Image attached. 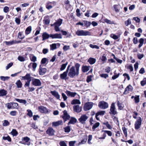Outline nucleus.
Masks as SVG:
<instances>
[{"mask_svg":"<svg viewBox=\"0 0 146 146\" xmlns=\"http://www.w3.org/2000/svg\"><path fill=\"white\" fill-rule=\"evenodd\" d=\"M80 65L78 63L75 64V67L72 66L69 70L68 76L71 78H73L75 76H78L79 74Z\"/></svg>","mask_w":146,"mask_h":146,"instance_id":"obj_1","label":"nucleus"},{"mask_svg":"<svg viewBox=\"0 0 146 146\" xmlns=\"http://www.w3.org/2000/svg\"><path fill=\"white\" fill-rule=\"evenodd\" d=\"M76 34L78 36H86L91 35V33L89 31L83 30H78L76 32Z\"/></svg>","mask_w":146,"mask_h":146,"instance_id":"obj_2","label":"nucleus"},{"mask_svg":"<svg viewBox=\"0 0 146 146\" xmlns=\"http://www.w3.org/2000/svg\"><path fill=\"white\" fill-rule=\"evenodd\" d=\"M62 22V19H59L54 23V25H55L54 30L58 32L60 31V29L59 27L61 25Z\"/></svg>","mask_w":146,"mask_h":146,"instance_id":"obj_3","label":"nucleus"},{"mask_svg":"<svg viewBox=\"0 0 146 146\" xmlns=\"http://www.w3.org/2000/svg\"><path fill=\"white\" fill-rule=\"evenodd\" d=\"M142 119L140 117H138L135 123V128L136 129H139L141 125Z\"/></svg>","mask_w":146,"mask_h":146,"instance_id":"obj_4","label":"nucleus"},{"mask_svg":"<svg viewBox=\"0 0 146 146\" xmlns=\"http://www.w3.org/2000/svg\"><path fill=\"white\" fill-rule=\"evenodd\" d=\"M98 106L101 109H105L108 107V104L106 102L103 101L100 102L98 104Z\"/></svg>","mask_w":146,"mask_h":146,"instance_id":"obj_5","label":"nucleus"},{"mask_svg":"<svg viewBox=\"0 0 146 146\" xmlns=\"http://www.w3.org/2000/svg\"><path fill=\"white\" fill-rule=\"evenodd\" d=\"M32 84L35 86H39L42 85V83L40 80L38 79L33 78L32 82Z\"/></svg>","mask_w":146,"mask_h":146,"instance_id":"obj_6","label":"nucleus"},{"mask_svg":"<svg viewBox=\"0 0 146 146\" xmlns=\"http://www.w3.org/2000/svg\"><path fill=\"white\" fill-rule=\"evenodd\" d=\"M115 104L114 103H113L111 106L110 110V113L113 115L117 114V111L115 110Z\"/></svg>","mask_w":146,"mask_h":146,"instance_id":"obj_7","label":"nucleus"},{"mask_svg":"<svg viewBox=\"0 0 146 146\" xmlns=\"http://www.w3.org/2000/svg\"><path fill=\"white\" fill-rule=\"evenodd\" d=\"M22 79L24 80H27L28 82H31L33 78L31 76V74L29 73H27L25 76L22 77Z\"/></svg>","mask_w":146,"mask_h":146,"instance_id":"obj_8","label":"nucleus"},{"mask_svg":"<svg viewBox=\"0 0 146 146\" xmlns=\"http://www.w3.org/2000/svg\"><path fill=\"white\" fill-rule=\"evenodd\" d=\"M50 38L52 39H61L62 37L61 34L56 33L50 34Z\"/></svg>","mask_w":146,"mask_h":146,"instance_id":"obj_9","label":"nucleus"},{"mask_svg":"<svg viewBox=\"0 0 146 146\" xmlns=\"http://www.w3.org/2000/svg\"><path fill=\"white\" fill-rule=\"evenodd\" d=\"M91 108V102H88L86 103L84 106V110L85 111H87Z\"/></svg>","mask_w":146,"mask_h":146,"instance_id":"obj_10","label":"nucleus"},{"mask_svg":"<svg viewBox=\"0 0 146 146\" xmlns=\"http://www.w3.org/2000/svg\"><path fill=\"white\" fill-rule=\"evenodd\" d=\"M88 119V117L85 115H83L79 119V120L80 122L83 123L84 122L86 121V120Z\"/></svg>","mask_w":146,"mask_h":146,"instance_id":"obj_11","label":"nucleus"},{"mask_svg":"<svg viewBox=\"0 0 146 146\" xmlns=\"http://www.w3.org/2000/svg\"><path fill=\"white\" fill-rule=\"evenodd\" d=\"M62 118L65 121L69 119L70 118L69 115L68 114L67 111L65 110L63 111V115Z\"/></svg>","mask_w":146,"mask_h":146,"instance_id":"obj_12","label":"nucleus"},{"mask_svg":"<svg viewBox=\"0 0 146 146\" xmlns=\"http://www.w3.org/2000/svg\"><path fill=\"white\" fill-rule=\"evenodd\" d=\"M39 111L42 113H46L48 112L47 108L43 106H41L38 107Z\"/></svg>","mask_w":146,"mask_h":146,"instance_id":"obj_13","label":"nucleus"},{"mask_svg":"<svg viewBox=\"0 0 146 146\" xmlns=\"http://www.w3.org/2000/svg\"><path fill=\"white\" fill-rule=\"evenodd\" d=\"M73 108L74 111L77 113H79L82 110L81 107L78 105L74 106Z\"/></svg>","mask_w":146,"mask_h":146,"instance_id":"obj_14","label":"nucleus"},{"mask_svg":"<svg viewBox=\"0 0 146 146\" xmlns=\"http://www.w3.org/2000/svg\"><path fill=\"white\" fill-rule=\"evenodd\" d=\"M65 92L68 96L71 97H74L77 94L76 92H71L69 91H67Z\"/></svg>","mask_w":146,"mask_h":146,"instance_id":"obj_15","label":"nucleus"},{"mask_svg":"<svg viewBox=\"0 0 146 146\" xmlns=\"http://www.w3.org/2000/svg\"><path fill=\"white\" fill-rule=\"evenodd\" d=\"M46 132L47 134L49 135L52 136L54 134V131L52 128L50 127L47 130Z\"/></svg>","mask_w":146,"mask_h":146,"instance_id":"obj_16","label":"nucleus"},{"mask_svg":"<svg viewBox=\"0 0 146 146\" xmlns=\"http://www.w3.org/2000/svg\"><path fill=\"white\" fill-rule=\"evenodd\" d=\"M46 69L45 68H42L40 66V67L39 74L40 75H43L46 72Z\"/></svg>","mask_w":146,"mask_h":146,"instance_id":"obj_17","label":"nucleus"},{"mask_svg":"<svg viewBox=\"0 0 146 146\" xmlns=\"http://www.w3.org/2000/svg\"><path fill=\"white\" fill-rule=\"evenodd\" d=\"M50 93L52 94L57 99H59L60 98V96L58 93L55 91H51Z\"/></svg>","mask_w":146,"mask_h":146,"instance_id":"obj_18","label":"nucleus"},{"mask_svg":"<svg viewBox=\"0 0 146 146\" xmlns=\"http://www.w3.org/2000/svg\"><path fill=\"white\" fill-rule=\"evenodd\" d=\"M68 72L66 71L60 75V78L62 79H66Z\"/></svg>","mask_w":146,"mask_h":146,"instance_id":"obj_19","label":"nucleus"},{"mask_svg":"<svg viewBox=\"0 0 146 146\" xmlns=\"http://www.w3.org/2000/svg\"><path fill=\"white\" fill-rule=\"evenodd\" d=\"M90 68V66H83L82 67V71L84 72H86L89 70Z\"/></svg>","mask_w":146,"mask_h":146,"instance_id":"obj_20","label":"nucleus"},{"mask_svg":"<svg viewBox=\"0 0 146 146\" xmlns=\"http://www.w3.org/2000/svg\"><path fill=\"white\" fill-rule=\"evenodd\" d=\"M43 38L42 40L48 39L49 37H50V35H49L46 32L44 33L42 35Z\"/></svg>","mask_w":146,"mask_h":146,"instance_id":"obj_21","label":"nucleus"},{"mask_svg":"<svg viewBox=\"0 0 146 146\" xmlns=\"http://www.w3.org/2000/svg\"><path fill=\"white\" fill-rule=\"evenodd\" d=\"M7 94V91L4 89L0 90V96H6Z\"/></svg>","mask_w":146,"mask_h":146,"instance_id":"obj_22","label":"nucleus"},{"mask_svg":"<svg viewBox=\"0 0 146 146\" xmlns=\"http://www.w3.org/2000/svg\"><path fill=\"white\" fill-rule=\"evenodd\" d=\"M23 140L24 141H25L26 142L23 143H22L23 144L25 145H30V142L27 143L30 140V139L28 137H24L23 138Z\"/></svg>","mask_w":146,"mask_h":146,"instance_id":"obj_23","label":"nucleus"},{"mask_svg":"<svg viewBox=\"0 0 146 146\" xmlns=\"http://www.w3.org/2000/svg\"><path fill=\"white\" fill-rule=\"evenodd\" d=\"M72 104H80L81 102L78 99L73 100L71 102Z\"/></svg>","mask_w":146,"mask_h":146,"instance_id":"obj_24","label":"nucleus"},{"mask_svg":"<svg viewBox=\"0 0 146 146\" xmlns=\"http://www.w3.org/2000/svg\"><path fill=\"white\" fill-rule=\"evenodd\" d=\"M3 139L4 140H7L8 141L11 142V139L9 136L8 135H5L3 137Z\"/></svg>","mask_w":146,"mask_h":146,"instance_id":"obj_25","label":"nucleus"},{"mask_svg":"<svg viewBox=\"0 0 146 146\" xmlns=\"http://www.w3.org/2000/svg\"><path fill=\"white\" fill-rule=\"evenodd\" d=\"M32 30V28L31 26H29L26 29L25 31V34L27 35L29 34L31 32Z\"/></svg>","mask_w":146,"mask_h":146,"instance_id":"obj_26","label":"nucleus"},{"mask_svg":"<svg viewBox=\"0 0 146 146\" xmlns=\"http://www.w3.org/2000/svg\"><path fill=\"white\" fill-rule=\"evenodd\" d=\"M16 100L17 102L21 103L23 104H25L27 103V102L26 100H25L23 99H19L16 98Z\"/></svg>","mask_w":146,"mask_h":146,"instance_id":"obj_27","label":"nucleus"},{"mask_svg":"<svg viewBox=\"0 0 146 146\" xmlns=\"http://www.w3.org/2000/svg\"><path fill=\"white\" fill-rule=\"evenodd\" d=\"M15 84L17 85V88H21L22 86V83L20 80H17Z\"/></svg>","mask_w":146,"mask_h":146,"instance_id":"obj_28","label":"nucleus"},{"mask_svg":"<svg viewBox=\"0 0 146 146\" xmlns=\"http://www.w3.org/2000/svg\"><path fill=\"white\" fill-rule=\"evenodd\" d=\"M76 119L74 118H72L71 119L69 122L68 123V125H69L70 124H73L76 123Z\"/></svg>","mask_w":146,"mask_h":146,"instance_id":"obj_29","label":"nucleus"},{"mask_svg":"<svg viewBox=\"0 0 146 146\" xmlns=\"http://www.w3.org/2000/svg\"><path fill=\"white\" fill-rule=\"evenodd\" d=\"M16 41H14L13 40L11 41H5V43L7 45H12L14 43H17Z\"/></svg>","mask_w":146,"mask_h":146,"instance_id":"obj_30","label":"nucleus"},{"mask_svg":"<svg viewBox=\"0 0 146 146\" xmlns=\"http://www.w3.org/2000/svg\"><path fill=\"white\" fill-rule=\"evenodd\" d=\"M50 50H53L57 48L56 44L53 43L50 45Z\"/></svg>","mask_w":146,"mask_h":146,"instance_id":"obj_31","label":"nucleus"},{"mask_svg":"<svg viewBox=\"0 0 146 146\" xmlns=\"http://www.w3.org/2000/svg\"><path fill=\"white\" fill-rule=\"evenodd\" d=\"M110 36L115 40L117 39L120 37V35L118 36L117 35L114 34H111L110 35Z\"/></svg>","mask_w":146,"mask_h":146,"instance_id":"obj_32","label":"nucleus"},{"mask_svg":"<svg viewBox=\"0 0 146 146\" xmlns=\"http://www.w3.org/2000/svg\"><path fill=\"white\" fill-rule=\"evenodd\" d=\"M62 121H59L57 122H53L52 124L55 126H57L62 124Z\"/></svg>","mask_w":146,"mask_h":146,"instance_id":"obj_33","label":"nucleus"},{"mask_svg":"<svg viewBox=\"0 0 146 146\" xmlns=\"http://www.w3.org/2000/svg\"><path fill=\"white\" fill-rule=\"evenodd\" d=\"M134 100L135 103H138L139 101V96L136 95L134 97Z\"/></svg>","mask_w":146,"mask_h":146,"instance_id":"obj_34","label":"nucleus"},{"mask_svg":"<svg viewBox=\"0 0 146 146\" xmlns=\"http://www.w3.org/2000/svg\"><path fill=\"white\" fill-rule=\"evenodd\" d=\"M122 129L125 137H127V131L126 128L125 127H122Z\"/></svg>","mask_w":146,"mask_h":146,"instance_id":"obj_35","label":"nucleus"},{"mask_svg":"<svg viewBox=\"0 0 146 146\" xmlns=\"http://www.w3.org/2000/svg\"><path fill=\"white\" fill-rule=\"evenodd\" d=\"M102 132H105V133L107 134L108 135L110 136H111L112 135L111 132L110 131L102 130Z\"/></svg>","mask_w":146,"mask_h":146,"instance_id":"obj_36","label":"nucleus"},{"mask_svg":"<svg viewBox=\"0 0 146 146\" xmlns=\"http://www.w3.org/2000/svg\"><path fill=\"white\" fill-rule=\"evenodd\" d=\"M100 123L99 122H97L93 126L92 129L93 130H94L96 128L98 127L100 125Z\"/></svg>","mask_w":146,"mask_h":146,"instance_id":"obj_37","label":"nucleus"},{"mask_svg":"<svg viewBox=\"0 0 146 146\" xmlns=\"http://www.w3.org/2000/svg\"><path fill=\"white\" fill-rule=\"evenodd\" d=\"M68 64V62H67L65 64H62L61 66V67L60 68V70L61 71H62L64 70L66 68V66Z\"/></svg>","mask_w":146,"mask_h":146,"instance_id":"obj_38","label":"nucleus"},{"mask_svg":"<svg viewBox=\"0 0 146 146\" xmlns=\"http://www.w3.org/2000/svg\"><path fill=\"white\" fill-rule=\"evenodd\" d=\"M11 133L13 136H16L18 134V133L15 129H13Z\"/></svg>","mask_w":146,"mask_h":146,"instance_id":"obj_39","label":"nucleus"},{"mask_svg":"<svg viewBox=\"0 0 146 146\" xmlns=\"http://www.w3.org/2000/svg\"><path fill=\"white\" fill-rule=\"evenodd\" d=\"M105 113V111H98L96 113L98 115H103Z\"/></svg>","mask_w":146,"mask_h":146,"instance_id":"obj_40","label":"nucleus"},{"mask_svg":"<svg viewBox=\"0 0 146 146\" xmlns=\"http://www.w3.org/2000/svg\"><path fill=\"white\" fill-rule=\"evenodd\" d=\"M18 60L21 62H24L25 60V58L22 56H19L17 58Z\"/></svg>","mask_w":146,"mask_h":146,"instance_id":"obj_41","label":"nucleus"},{"mask_svg":"<svg viewBox=\"0 0 146 146\" xmlns=\"http://www.w3.org/2000/svg\"><path fill=\"white\" fill-rule=\"evenodd\" d=\"M10 78V77L8 76H1L0 77V78L1 80L3 81H5L6 80H8L9 78Z\"/></svg>","mask_w":146,"mask_h":146,"instance_id":"obj_42","label":"nucleus"},{"mask_svg":"<svg viewBox=\"0 0 146 146\" xmlns=\"http://www.w3.org/2000/svg\"><path fill=\"white\" fill-rule=\"evenodd\" d=\"M103 124L105 125L109 129H111L112 128V127L109 123L108 121H107L105 123H104Z\"/></svg>","mask_w":146,"mask_h":146,"instance_id":"obj_43","label":"nucleus"},{"mask_svg":"<svg viewBox=\"0 0 146 146\" xmlns=\"http://www.w3.org/2000/svg\"><path fill=\"white\" fill-rule=\"evenodd\" d=\"M141 84L142 86H144L146 84V78H143V80L141 82Z\"/></svg>","mask_w":146,"mask_h":146,"instance_id":"obj_44","label":"nucleus"},{"mask_svg":"<svg viewBox=\"0 0 146 146\" xmlns=\"http://www.w3.org/2000/svg\"><path fill=\"white\" fill-rule=\"evenodd\" d=\"M125 23L126 26H127L131 24V22L129 19H128L127 21L125 22Z\"/></svg>","mask_w":146,"mask_h":146,"instance_id":"obj_45","label":"nucleus"},{"mask_svg":"<svg viewBox=\"0 0 146 146\" xmlns=\"http://www.w3.org/2000/svg\"><path fill=\"white\" fill-rule=\"evenodd\" d=\"M87 136H85V137L84 139H83L81 141V142H80L79 143L80 144H84L85 143L87 140Z\"/></svg>","mask_w":146,"mask_h":146,"instance_id":"obj_46","label":"nucleus"},{"mask_svg":"<svg viewBox=\"0 0 146 146\" xmlns=\"http://www.w3.org/2000/svg\"><path fill=\"white\" fill-rule=\"evenodd\" d=\"M7 107L9 109H13V103L11 102L8 104Z\"/></svg>","mask_w":146,"mask_h":146,"instance_id":"obj_47","label":"nucleus"},{"mask_svg":"<svg viewBox=\"0 0 146 146\" xmlns=\"http://www.w3.org/2000/svg\"><path fill=\"white\" fill-rule=\"evenodd\" d=\"M52 3V2H49L48 3H47V4L46 5V8L48 9H51L52 7L51 5H50L49 4Z\"/></svg>","mask_w":146,"mask_h":146,"instance_id":"obj_48","label":"nucleus"},{"mask_svg":"<svg viewBox=\"0 0 146 146\" xmlns=\"http://www.w3.org/2000/svg\"><path fill=\"white\" fill-rule=\"evenodd\" d=\"M65 131L66 132L68 133L70 131V128L69 126H68L64 128Z\"/></svg>","mask_w":146,"mask_h":146,"instance_id":"obj_49","label":"nucleus"},{"mask_svg":"<svg viewBox=\"0 0 146 146\" xmlns=\"http://www.w3.org/2000/svg\"><path fill=\"white\" fill-rule=\"evenodd\" d=\"M9 123L8 121L6 120H5L3 123V126H6L9 125Z\"/></svg>","mask_w":146,"mask_h":146,"instance_id":"obj_50","label":"nucleus"},{"mask_svg":"<svg viewBox=\"0 0 146 146\" xmlns=\"http://www.w3.org/2000/svg\"><path fill=\"white\" fill-rule=\"evenodd\" d=\"M97 98V96L96 94L94 93H93V96L92 99L93 100H96Z\"/></svg>","mask_w":146,"mask_h":146,"instance_id":"obj_51","label":"nucleus"},{"mask_svg":"<svg viewBox=\"0 0 146 146\" xmlns=\"http://www.w3.org/2000/svg\"><path fill=\"white\" fill-rule=\"evenodd\" d=\"M17 112L15 111H11L10 114L12 116H14L16 115Z\"/></svg>","mask_w":146,"mask_h":146,"instance_id":"obj_52","label":"nucleus"},{"mask_svg":"<svg viewBox=\"0 0 146 146\" xmlns=\"http://www.w3.org/2000/svg\"><path fill=\"white\" fill-rule=\"evenodd\" d=\"M105 22L108 24H113V22L111 21L110 20H108V19H106L104 20Z\"/></svg>","mask_w":146,"mask_h":146,"instance_id":"obj_53","label":"nucleus"},{"mask_svg":"<svg viewBox=\"0 0 146 146\" xmlns=\"http://www.w3.org/2000/svg\"><path fill=\"white\" fill-rule=\"evenodd\" d=\"M30 60L31 61L35 62L36 61V57L35 56H33L32 57L30 58Z\"/></svg>","mask_w":146,"mask_h":146,"instance_id":"obj_54","label":"nucleus"},{"mask_svg":"<svg viewBox=\"0 0 146 146\" xmlns=\"http://www.w3.org/2000/svg\"><path fill=\"white\" fill-rule=\"evenodd\" d=\"M84 22L85 25L87 27H89L91 24V23L90 22L87 21H84Z\"/></svg>","mask_w":146,"mask_h":146,"instance_id":"obj_55","label":"nucleus"},{"mask_svg":"<svg viewBox=\"0 0 146 146\" xmlns=\"http://www.w3.org/2000/svg\"><path fill=\"white\" fill-rule=\"evenodd\" d=\"M117 105L118 107V108L120 110H122L123 107L121 106V104L119 101L117 103Z\"/></svg>","mask_w":146,"mask_h":146,"instance_id":"obj_56","label":"nucleus"},{"mask_svg":"<svg viewBox=\"0 0 146 146\" xmlns=\"http://www.w3.org/2000/svg\"><path fill=\"white\" fill-rule=\"evenodd\" d=\"M118 5H113V7L115 11L116 12H118L119 11V10L118 9Z\"/></svg>","mask_w":146,"mask_h":146,"instance_id":"obj_57","label":"nucleus"},{"mask_svg":"<svg viewBox=\"0 0 146 146\" xmlns=\"http://www.w3.org/2000/svg\"><path fill=\"white\" fill-rule=\"evenodd\" d=\"M27 111L28 112L27 115L30 117H31L33 116V113L31 111L29 110H27Z\"/></svg>","mask_w":146,"mask_h":146,"instance_id":"obj_58","label":"nucleus"},{"mask_svg":"<svg viewBox=\"0 0 146 146\" xmlns=\"http://www.w3.org/2000/svg\"><path fill=\"white\" fill-rule=\"evenodd\" d=\"M133 20L135 21L137 23H139L140 21V19L138 17H134Z\"/></svg>","mask_w":146,"mask_h":146,"instance_id":"obj_59","label":"nucleus"},{"mask_svg":"<svg viewBox=\"0 0 146 146\" xmlns=\"http://www.w3.org/2000/svg\"><path fill=\"white\" fill-rule=\"evenodd\" d=\"M100 76L104 78H106L107 77H108V74H102L100 75Z\"/></svg>","mask_w":146,"mask_h":146,"instance_id":"obj_60","label":"nucleus"},{"mask_svg":"<svg viewBox=\"0 0 146 146\" xmlns=\"http://www.w3.org/2000/svg\"><path fill=\"white\" fill-rule=\"evenodd\" d=\"M9 8L8 7L5 6L4 8L3 11L4 12L7 13L9 11Z\"/></svg>","mask_w":146,"mask_h":146,"instance_id":"obj_61","label":"nucleus"},{"mask_svg":"<svg viewBox=\"0 0 146 146\" xmlns=\"http://www.w3.org/2000/svg\"><path fill=\"white\" fill-rule=\"evenodd\" d=\"M76 15L77 16L79 17L81 15V14L80 13V9H77L76 11Z\"/></svg>","mask_w":146,"mask_h":146,"instance_id":"obj_62","label":"nucleus"},{"mask_svg":"<svg viewBox=\"0 0 146 146\" xmlns=\"http://www.w3.org/2000/svg\"><path fill=\"white\" fill-rule=\"evenodd\" d=\"M59 144L60 146H67L66 143L63 141H60Z\"/></svg>","mask_w":146,"mask_h":146,"instance_id":"obj_63","label":"nucleus"},{"mask_svg":"<svg viewBox=\"0 0 146 146\" xmlns=\"http://www.w3.org/2000/svg\"><path fill=\"white\" fill-rule=\"evenodd\" d=\"M119 74L118 73L117 74H115L112 77V78L113 80H115L119 76Z\"/></svg>","mask_w":146,"mask_h":146,"instance_id":"obj_64","label":"nucleus"}]
</instances>
